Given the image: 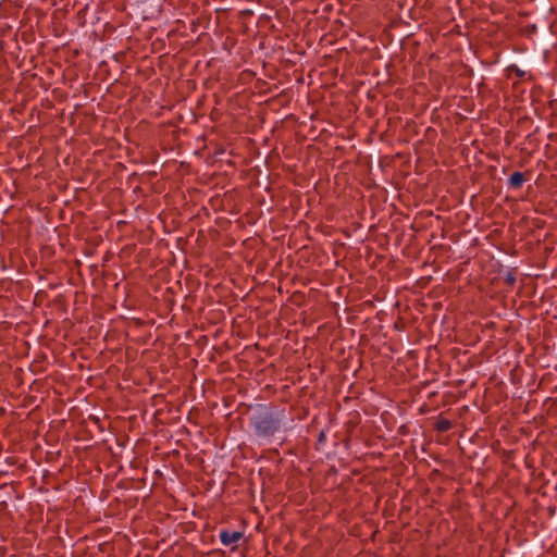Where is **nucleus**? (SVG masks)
<instances>
[{
  "instance_id": "nucleus-1",
  "label": "nucleus",
  "mask_w": 557,
  "mask_h": 557,
  "mask_svg": "<svg viewBox=\"0 0 557 557\" xmlns=\"http://www.w3.org/2000/svg\"><path fill=\"white\" fill-rule=\"evenodd\" d=\"M285 418L284 408L274 404L260 405L250 418V426L258 438L270 440L283 430Z\"/></svg>"
},
{
  "instance_id": "nucleus-2",
  "label": "nucleus",
  "mask_w": 557,
  "mask_h": 557,
  "mask_svg": "<svg viewBox=\"0 0 557 557\" xmlns=\"http://www.w3.org/2000/svg\"><path fill=\"white\" fill-rule=\"evenodd\" d=\"M244 536V533L240 531H231L227 529L221 530L220 532V540L223 545L231 546L232 544L237 543L242 537Z\"/></svg>"
},
{
  "instance_id": "nucleus-3",
  "label": "nucleus",
  "mask_w": 557,
  "mask_h": 557,
  "mask_svg": "<svg viewBox=\"0 0 557 557\" xmlns=\"http://www.w3.org/2000/svg\"><path fill=\"white\" fill-rule=\"evenodd\" d=\"M453 428L451 421L444 418L443 414H438L436 421L433 423V429L438 433H445Z\"/></svg>"
},
{
  "instance_id": "nucleus-4",
  "label": "nucleus",
  "mask_w": 557,
  "mask_h": 557,
  "mask_svg": "<svg viewBox=\"0 0 557 557\" xmlns=\"http://www.w3.org/2000/svg\"><path fill=\"white\" fill-rule=\"evenodd\" d=\"M524 182H525L524 173L517 171L510 175V177L508 180V185H509V187L517 189V188H520Z\"/></svg>"
},
{
  "instance_id": "nucleus-5",
  "label": "nucleus",
  "mask_w": 557,
  "mask_h": 557,
  "mask_svg": "<svg viewBox=\"0 0 557 557\" xmlns=\"http://www.w3.org/2000/svg\"><path fill=\"white\" fill-rule=\"evenodd\" d=\"M506 72H507V77H508V78H510V77H511V75H515V76H516V77H518V78H523V77L527 75V73H525L523 70L519 69V67H518L517 65H515V64L509 65V66L506 69Z\"/></svg>"
},
{
  "instance_id": "nucleus-6",
  "label": "nucleus",
  "mask_w": 557,
  "mask_h": 557,
  "mask_svg": "<svg viewBox=\"0 0 557 557\" xmlns=\"http://www.w3.org/2000/svg\"><path fill=\"white\" fill-rule=\"evenodd\" d=\"M517 271V268L510 269L504 278L505 284L510 288L516 284Z\"/></svg>"
},
{
  "instance_id": "nucleus-7",
  "label": "nucleus",
  "mask_w": 557,
  "mask_h": 557,
  "mask_svg": "<svg viewBox=\"0 0 557 557\" xmlns=\"http://www.w3.org/2000/svg\"><path fill=\"white\" fill-rule=\"evenodd\" d=\"M325 440H326L325 432L321 431L318 436L317 445L323 444L325 442Z\"/></svg>"
}]
</instances>
